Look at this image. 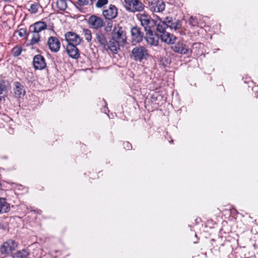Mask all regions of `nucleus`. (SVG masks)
Here are the masks:
<instances>
[{
	"label": "nucleus",
	"instance_id": "nucleus-19",
	"mask_svg": "<svg viewBox=\"0 0 258 258\" xmlns=\"http://www.w3.org/2000/svg\"><path fill=\"white\" fill-rule=\"evenodd\" d=\"M67 51L69 56L73 58L76 59L79 57V51L75 45L68 44Z\"/></svg>",
	"mask_w": 258,
	"mask_h": 258
},
{
	"label": "nucleus",
	"instance_id": "nucleus-10",
	"mask_svg": "<svg viewBox=\"0 0 258 258\" xmlns=\"http://www.w3.org/2000/svg\"><path fill=\"white\" fill-rule=\"evenodd\" d=\"M102 15L106 19L112 20L116 17L117 9L115 6L110 5L107 9L103 11Z\"/></svg>",
	"mask_w": 258,
	"mask_h": 258
},
{
	"label": "nucleus",
	"instance_id": "nucleus-23",
	"mask_svg": "<svg viewBox=\"0 0 258 258\" xmlns=\"http://www.w3.org/2000/svg\"><path fill=\"white\" fill-rule=\"evenodd\" d=\"M10 209V205L6 202V199L0 198V214L7 213Z\"/></svg>",
	"mask_w": 258,
	"mask_h": 258
},
{
	"label": "nucleus",
	"instance_id": "nucleus-31",
	"mask_svg": "<svg viewBox=\"0 0 258 258\" xmlns=\"http://www.w3.org/2000/svg\"><path fill=\"white\" fill-rule=\"evenodd\" d=\"M113 23L112 22H107L106 25L105 26L104 30L106 32H112L113 30Z\"/></svg>",
	"mask_w": 258,
	"mask_h": 258
},
{
	"label": "nucleus",
	"instance_id": "nucleus-35",
	"mask_svg": "<svg viewBox=\"0 0 258 258\" xmlns=\"http://www.w3.org/2000/svg\"><path fill=\"white\" fill-rule=\"evenodd\" d=\"M123 145L124 147L127 150H130V149L131 148V144L127 142L124 143Z\"/></svg>",
	"mask_w": 258,
	"mask_h": 258
},
{
	"label": "nucleus",
	"instance_id": "nucleus-30",
	"mask_svg": "<svg viewBox=\"0 0 258 258\" xmlns=\"http://www.w3.org/2000/svg\"><path fill=\"white\" fill-rule=\"evenodd\" d=\"M108 3V0H97L96 3V7L97 8H102Z\"/></svg>",
	"mask_w": 258,
	"mask_h": 258
},
{
	"label": "nucleus",
	"instance_id": "nucleus-29",
	"mask_svg": "<svg viewBox=\"0 0 258 258\" xmlns=\"http://www.w3.org/2000/svg\"><path fill=\"white\" fill-rule=\"evenodd\" d=\"M83 32L84 35L85 39L88 42L91 41L92 37L91 30L88 29H83Z\"/></svg>",
	"mask_w": 258,
	"mask_h": 258
},
{
	"label": "nucleus",
	"instance_id": "nucleus-28",
	"mask_svg": "<svg viewBox=\"0 0 258 258\" xmlns=\"http://www.w3.org/2000/svg\"><path fill=\"white\" fill-rule=\"evenodd\" d=\"M41 7V6L38 3L33 4L30 6L29 11L32 14H36Z\"/></svg>",
	"mask_w": 258,
	"mask_h": 258
},
{
	"label": "nucleus",
	"instance_id": "nucleus-15",
	"mask_svg": "<svg viewBox=\"0 0 258 258\" xmlns=\"http://www.w3.org/2000/svg\"><path fill=\"white\" fill-rule=\"evenodd\" d=\"M155 24L157 25V30L160 33V34L166 32L165 29L168 27L166 23V17L162 19L157 17V20L155 21Z\"/></svg>",
	"mask_w": 258,
	"mask_h": 258
},
{
	"label": "nucleus",
	"instance_id": "nucleus-5",
	"mask_svg": "<svg viewBox=\"0 0 258 258\" xmlns=\"http://www.w3.org/2000/svg\"><path fill=\"white\" fill-rule=\"evenodd\" d=\"M88 24L90 28L98 30L104 25V22L101 17L93 15L89 18Z\"/></svg>",
	"mask_w": 258,
	"mask_h": 258
},
{
	"label": "nucleus",
	"instance_id": "nucleus-22",
	"mask_svg": "<svg viewBox=\"0 0 258 258\" xmlns=\"http://www.w3.org/2000/svg\"><path fill=\"white\" fill-rule=\"evenodd\" d=\"M15 87H14V93L15 95L18 98L23 97L25 94V91L24 89V87L19 83V82H15L14 83Z\"/></svg>",
	"mask_w": 258,
	"mask_h": 258
},
{
	"label": "nucleus",
	"instance_id": "nucleus-12",
	"mask_svg": "<svg viewBox=\"0 0 258 258\" xmlns=\"http://www.w3.org/2000/svg\"><path fill=\"white\" fill-rule=\"evenodd\" d=\"M47 45L50 49L55 52H57L60 47V42L58 39L56 37L53 36H51L48 39Z\"/></svg>",
	"mask_w": 258,
	"mask_h": 258
},
{
	"label": "nucleus",
	"instance_id": "nucleus-21",
	"mask_svg": "<svg viewBox=\"0 0 258 258\" xmlns=\"http://www.w3.org/2000/svg\"><path fill=\"white\" fill-rule=\"evenodd\" d=\"M97 42L100 46L104 49L107 47V41L105 35L101 32H98L96 34Z\"/></svg>",
	"mask_w": 258,
	"mask_h": 258
},
{
	"label": "nucleus",
	"instance_id": "nucleus-6",
	"mask_svg": "<svg viewBox=\"0 0 258 258\" xmlns=\"http://www.w3.org/2000/svg\"><path fill=\"white\" fill-rule=\"evenodd\" d=\"M17 247V243L12 239L5 242L1 247V251L3 254H9L15 250Z\"/></svg>",
	"mask_w": 258,
	"mask_h": 258
},
{
	"label": "nucleus",
	"instance_id": "nucleus-37",
	"mask_svg": "<svg viewBox=\"0 0 258 258\" xmlns=\"http://www.w3.org/2000/svg\"><path fill=\"white\" fill-rule=\"evenodd\" d=\"M4 1L6 2H9V0H3Z\"/></svg>",
	"mask_w": 258,
	"mask_h": 258
},
{
	"label": "nucleus",
	"instance_id": "nucleus-13",
	"mask_svg": "<svg viewBox=\"0 0 258 258\" xmlns=\"http://www.w3.org/2000/svg\"><path fill=\"white\" fill-rule=\"evenodd\" d=\"M33 66L36 70H42L46 67L44 58L41 55H35L33 58Z\"/></svg>",
	"mask_w": 258,
	"mask_h": 258
},
{
	"label": "nucleus",
	"instance_id": "nucleus-7",
	"mask_svg": "<svg viewBox=\"0 0 258 258\" xmlns=\"http://www.w3.org/2000/svg\"><path fill=\"white\" fill-rule=\"evenodd\" d=\"M132 42L134 44L141 42L143 38V33L140 28L135 26L131 29Z\"/></svg>",
	"mask_w": 258,
	"mask_h": 258
},
{
	"label": "nucleus",
	"instance_id": "nucleus-24",
	"mask_svg": "<svg viewBox=\"0 0 258 258\" xmlns=\"http://www.w3.org/2000/svg\"><path fill=\"white\" fill-rule=\"evenodd\" d=\"M29 252L25 249L18 251L14 254L13 258H27Z\"/></svg>",
	"mask_w": 258,
	"mask_h": 258
},
{
	"label": "nucleus",
	"instance_id": "nucleus-3",
	"mask_svg": "<svg viewBox=\"0 0 258 258\" xmlns=\"http://www.w3.org/2000/svg\"><path fill=\"white\" fill-rule=\"evenodd\" d=\"M132 53L135 60H142L149 56L147 49L143 46H138L133 49Z\"/></svg>",
	"mask_w": 258,
	"mask_h": 258
},
{
	"label": "nucleus",
	"instance_id": "nucleus-33",
	"mask_svg": "<svg viewBox=\"0 0 258 258\" xmlns=\"http://www.w3.org/2000/svg\"><path fill=\"white\" fill-rule=\"evenodd\" d=\"M79 5L87 6L92 3V0H78Z\"/></svg>",
	"mask_w": 258,
	"mask_h": 258
},
{
	"label": "nucleus",
	"instance_id": "nucleus-26",
	"mask_svg": "<svg viewBox=\"0 0 258 258\" xmlns=\"http://www.w3.org/2000/svg\"><path fill=\"white\" fill-rule=\"evenodd\" d=\"M9 84L8 81L4 80L0 81V95L7 91Z\"/></svg>",
	"mask_w": 258,
	"mask_h": 258
},
{
	"label": "nucleus",
	"instance_id": "nucleus-14",
	"mask_svg": "<svg viewBox=\"0 0 258 258\" xmlns=\"http://www.w3.org/2000/svg\"><path fill=\"white\" fill-rule=\"evenodd\" d=\"M172 49L174 52L181 54L187 53L189 50L188 46L180 41L172 46Z\"/></svg>",
	"mask_w": 258,
	"mask_h": 258
},
{
	"label": "nucleus",
	"instance_id": "nucleus-36",
	"mask_svg": "<svg viewBox=\"0 0 258 258\" xmlns=\"http://www.w3.org/2000/svg\"><path fill=\"white\" fill-rule=\"evenodd\" d=\"M19 35H20V36H23V34H22V32H19Z\"/></svg>",
	"mask_w": 258,
	"mask_h": 258
},
{
	"label": "nucleus",
	"instance_id": "nucleus-17",
	"mask_svg": "<svg viewBox=\"0 0 258 258\" xmlns=\"http://www.w3.org/2000/svg\"><path fill=\"white\" fill-rule=\"evenodd\" d=\"M161 41L167 44H173L176 40V37L169 32H165L160 34Z\"/></svg>",
	"mask_w": 258,
	"mask_h": 258
},
{
	"label": "nucleus",
	"instance_id": "nucleus-4",
	"mask_svg": "<svg viewBox=\"0 0 258 258\" xmlns=\"http://www.w3.org/2000/svg\"><path fill=\"white\" fill-rule=\"evenodd\" d=\"M149 7L153 13H162L165 9V4L162 0H150Z\"/></svg>",
	"mask_w": 258,
	"mask_h": 258
},
{
	"label": "nucleus",
	"instance_id": "nucleus-11",
	"mask_svg": "<svg viewBox=\"0 0 258 258\" xmlns=\"http://www.w3.org/2000/svg\"><path fill=\"white\" fill-rule=\"evenodd\" d=\"M137 17L141 25L144 27L145 31L151 30L150 25L151 21L149 16L145 14H142L138 15Z\"/></svg>",
	"mask_w": 258,
	"mask_h": 258
},
{
	"label": "nucleus",
	"instance_id": "nucleus-25",
	"mask_svg": "<svg viewBox=\"0 0 258 258\" xmlns=\"http://www.w3.org/2000/svg\"><path fill=\"white\" fill-rule=\"evenodd\" d=\"M68 0H57L56 2L57 7L61 11H64L68 7Z\"/></svg>",
	"mask_w": 258,
	"mask_h": 258
},
{
	"label": "nucleus",
	"instance_id": "nucleus-27",
	"mask_svg": "<svg viewBox=\"0 0 258 258\" xmlns=\"http://www.w3.org/2000/svg\"><path fill=\"white\" fill-rule=\"evenodd\" d=\"M31 32L32 34V38L31 39V44L34 45L37 43L39 41L40 35L39 33H36L33 31H31Z\"/></svg>",
	"mask_w": 258,
	"mask_h": 258
},
{
	"label": "nucleus",
	"instance_id": "nucleus-18",
	"mask_svg": "<svg viewBox=\"0 0 258 258\" xmlns=\"http://www.w3.org/2000/svg\"><path fill=\"white\" fill-rule=\"evenodd\" d=\"M166 23L168 27L174 30H178L181 27V21L178 20L173 19L172 18L166 17Z\"/></svg>",
	"mask_w": 258,
	"mask_h": 258
},
{
	"label": "nucleus",
	"instance_id": "nucleus-16",
	"mask_svg": "<svg viewBox=\"0 0 258 258\" xmlns=\"http://www.w3.org/2000/svg\"><path fill=\"white\" fill-rule=\"evenodd\" d=\"M123 45V44L119 43L118 41L113 40V39L111 38L109 42L107 43V47L104 48V49L106 50L109 49L111 52L116 53L119 49V46Z\"/></svg>",
	"mask_w": 258,
	"mask_h": 258
},
{
	"label": "nucleus",
	"instance_id": "nucleus-2",
	"mask_svg": "<svg viewBox=\"0 0 258 258\" xmlns=\"http://www.w3.org/2000/svg\"><path fill=\"white\" fill-rule=\"evenodd\" d=\"M111 38L124 44L126 41V34L119 25H115L111 32Z\"/></svg>",
	"mask_w": 258,
	"mask_h": 258
},
{
	"label": "nucleus",
	"instance_id": "nucleus-9",
	"mask_svg": "<svg viewBox=\"0 0 258 258\" xmlns=\"http://www.w3.org/2000/svg\"><path fill=\"white\" fill-rule=\"evenodd\" d=\"M145 39L148 45L150 46H156L158 45L159 42V36L154 33L152 31L149 30L146 31Z\"/></svg>",
	"mask_w": 258,
	"mask_h": 258
},
{
	"label": "nucleus",
	"instance_id": "nucleus-20",
	"mask_svg": "<svg viewBox=\"0 0 258 258\" xmlns=\"http://www.w3.org/2000/svg\"><path fill=\"white\" fill-rule=\"evenodd\" d=\"M47 28L46 23L42 21H39L35 23L30 27V31H33L39 33L40 32L45 30Z\"/></svg>",
	"mask_w": 258,
	"mask_h": 258
},
{
	"label": "nucleus",
	"instance_id": "nucleus-8",
	"mask_svg": "<svg viewBox=\"0 0 258 258\" xmlns=\"http://www.w3.org/2000/svg\"><path fill=\"white\" fill-rule=\"evenodd\" d=\"M65 39L68 42V44L77 45L81 43L82 38L73 32H68L64 35Z\"/></svg>",
	"mask_w": 258,
	"mask_h": 258
},
{
	"label": "nucleus",
	"instance_id": "nucleus-34",
	"mask_svg": "<svg viewBox=\"0 0 258 258\" xmlns=\"http://www.w3.org/2000/svg\"><path fill=\"white\" fill-rule=\"evenodd\" d=\"M189 23L192 26H194L198 24V21L196 19V18H195L192 16H191L190 17V18L189 19Z\"/></svg>",
	"mask_w": 258,
	"mask_h": 258
},
{
	"label": "nucleus",
	"instance_id": "nucleus-32",
	"mask_svg": "<svg viewBox=\"0 0 258 258\" xmlns=\"http://www.w3.org/2000/svg\"><path fill=\"white\" fill-rule=\"evenodd\" d=\"M22 52V48L20 47H15L12 49V53L14 56H18L20 55Z\"/></svg>",
	"mask_w": 258,
	"mask_h": 258
},
{
	"label": "nucleus",
	"instance_id": "nucleus-1",
	"mask_svg": "<svg viewBox=\"0 0 258 258\" xmlns=\"http://www.w3.org/2000/svg\"><path fill=\"white\" fill-rule=\"evenodd\" d=\"M123 3L124 8L131 12H142L145 8L144 5L139 0H124Z\"/></svg>",
	"mask_w": 258,
	"mask_h": 258
}]
</instances>
